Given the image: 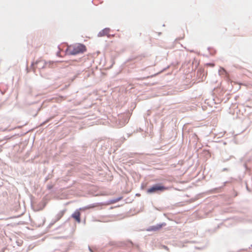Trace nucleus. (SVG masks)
<instances>
[{"mask_svg": "<svg viewBox=\"0 0 252 252\" xmlns=\"http://www.w3.org/2000/svg\"><path fill=\"white\" fill-rule=\"evenodd\" d=\"M81 214L79 210H76L73 214H72V217L76 220L78 222H81L80 219Z\"/></svg>", "mask_w": 252, "mask_h": 252, "instance_id": "nucleus-4", "label": "nucleus"}, {"mask_svg": "<svg viewBox=\"0 0 252 252\" xmlns=\"http://www.w3.org/2000/svg\"><path fill=\"white\" fill-rule=\"evenodd\" d=\"M65 212V210H63V211H61L58 215V219H61L64 215Z\"/></svg>", "mask_w": 252, "mask_h": 252, "instance_id": "nucleus-6", "label": "nucleus"}, {"mask_svg": "<svg viewBox=\"0 0 252 252\" xmlns=\"http://www.w3.org/2000/svg\"><path fill=\"white\" fill-rule=\"evenodd\" d=\"M184 36H185V34H184V33H183L182 36H181L180 38L183 39V38H184Z\"/></svg>", "mask_w": 252, "mask_h": 252, "instance_id": "nucleus-7", "label": "nucleus"}, {"mask_svg": "<svg viewBox=\"0 0 252 252\" xmlns=\"http://www.w3.org/2000/svg\"><path fill=\"white\" fill-rule=\"evenodd\" d=\"M109 29H105L104 30L102 31V32H100V34H101V35H107L109 32Z\"/></svg>", "mask_w": 252, "mask_h": 252, "instance_id": "nucleus-5", "label": "nucleus"}, {"mask_svg": "<svg viewBox=\"0 0 252 252\" xmlns=\"http://www.w3.org/2000/svg\"><path fill=\"white\" fill-rule=\"evenodd\" d=\"M55 63L52 62H47L45 61L39 59L37 60L35 63L32 64L33 69H37L41 70V69L45 68H51L54 66Z\"/></svg>", "mask_w": 252, "mask_h": 252, "instance_id": "nucleus-2", "label": "nucleus"}, {"mask_svg": "<svg viewBox=\"0 0 252 252\" xmlns=\"http://www.w3.org/2000/svg\"><path fill=\"white\" fill-rule=\"evenodd\" d=\"M168 188L163 186H162L161 184H156L147 190V192L148 193H153L158 191H163L165 190H167Z\"/></svg>", "mask_w": 252, "mask_h": 252, "instance_id": "nucleus-3", "label": "nucleus"}, {"mask_svg": "<svg viewBox=\"0 0 252 252\" xmlns=\"http://www.w3.org/2000/svg\"><path fill=\"white\" fill-rule=\"evenodd\" d=\"M87 50L86 47L82 44L76 43L74 45L68 46L66 51L70 55H77L80 53H83Z\"/></svg>", "mask_w": 252, "mask_h": 252, "instance_id": "nucleus-1", "label": "nucleus"}]
</instances>
